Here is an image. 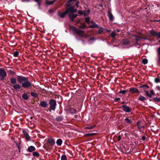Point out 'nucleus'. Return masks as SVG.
Here are the masks:
<instances>
[{"instance_id":"nucleus-35","label":"nucleus","mask_w":160,"mask_h":160,"mask_svg":"<svg viewBox=\"0 0 160 160\" xmlns=\"http://www.w3.org/2000/svg\"><path fill=\"white\" fill-rule=\"evenodd\" d=\"M148 60L147 59L145 58L142 59V62L144 64H146L148 63Z\"/></svg>"},{"instance_id":"nucleus-48","label":"nucleus","mask_w":160,"mask_h":160,"mask_svg":"<svg viewBox=\"0 0 160 160\" xmlns=\"http://www.w3.org/2000/svg\"><path fill=\"white\" fill-rule=\"evenodd\" d=\"M78 13L80 15L83 14V12L81 10H79L78 12Z\"/></svg>"},{"instance_id":"nucleus-53","label":"nucleus","mask_w":160,"mask_h":160,"mask_svg":"<svg viewBox=\"0 0 160 160\" xmlns=\"http://www.w3.org/2000/svg\"><path fill=\"white\" fill-rule=\"evenodd\" d=\"M9 72L11 74H14L15 73L13 71H12V70H9Z\"/></svg>"},{"instance_id":"nucleus-63","label":"nucleus","mask_w":160,"mask_h":160,"mask_svg":"<svg viewBox=\"0 0 160 160\" xmlns=\"http://www.w3.org/2000/svg\"><path fill=\"white\" fill-rule=\"evenodd\" d=\"M18 150H19V153H20V152H21L20 149H18Z\"/></svg>"},{"instance_id":"nucleus-11","label":"nucleus","mask_w":160,"mask_h":160,"mask_svg":"<svg viewBox=\"0 0 160 160\" xmlns=\"http://www.w3.org/2000/svg\"><path fill=\"white\" fill-rule=\"evenodd\" d=\"M129 91L131 92L132 93H139L140 91L137 88L134 87H132L129 89Z\"/></svg>"},{"instance_id":"nucleus-16","label":"nucleus","mask_w":160,"mask_h":160,"mask_svg":"<svg viewBox=\"0 0 160 160\" xmlns=\"http://www.w3.org/2000/svg\"><path fill=\"white\" fill-rule=\"evenodd\" d=\"M68 112L71 113H75L76 112V110L73 108H69L68 109Z\"/></svg>"},{"instance_id":"nucleus-45","label":"nucleus","mask_w":160,"mask_h":160,"mask_svg":"<svg viewBox=\"0 0 160 160\" xmlns=\"http://www.w3.org/2000/svg\"><path fill=\"white\" fill-rule=\"evenodd\" d=\"M79 28H85V25L84 24H82L80 26Z\"/></svg>"},{"instance_id":"nucleus-29","label":"nucleus","mask_w":160,"mask_h":160,"mask_svg":"<svg viewBox=\"0 0 160 160\" xmlns=\"http://www.w3.org/2000/svg\"><path fill=\"white\" fill-rule=\"evenodd\" d=\"M63 119L62 116H58L56 118V120L58 121H61Z\"/></svg>"},{"instance_id":"nucleus-37","label":"nucleus","mask_w":160,"mask_h":160,"mask_svg":"<svg viewBox=\"0 0 160 160\" xmlns=\"http://www.w3.org/2000/svg\"><path fill=\"white\" fill-rule=\"evenodd\" d=\"M157 52L158 56H159L160 55V47L157 48Z\"/></svg>"},{"instance_id":"nucleus-40","label":"nucleus","mask_w":160,"mask_h":160,"mask_svg":"<svg viewBox=\"0 0 160 160\" xmlns=\"http://www.w3.org/2000/svg\"><path fill=\"white\" fill-rule=\"evenodd\" d=\"M95 126L94 125L93 126H89V127H87L86 128L88 129H92L94 127H95Z\"/></svg>"},{"instance_id":"nucleus-43","label":"nucleus","mask_w":160,"mask_h":160,"mask_svg":"<svg viewBox=\"0 0 160 160\" xmlns=\"http://www.w3.org/2000/svg\"><path fill=\"white\" fill-rule=\"evenodd\" d=\"M150 92L151 93V94H151L152 95H152H153L154 94V91L153 90H151L150 91Z\"/></svg>"},{"instance_id":"nucleus-28","label":"nucleus","mask_w":160,"mask_h":160,"mask_svg":"<svg viewBox=\"0 0 160 160\" xmlns=\"http://www.w3.org/2000/svg\"><path fill=\"white\" fill-rule=\"evenodd\" d=\"M32 155L34 157H38L39 156V154L37 152H33Z\"/></svg>"},{"instance_id":"nucleus-52","label":"nucleus","mask_w":160,"mask_h":160,"mask_svg":"<svg viewBox=\"0 0 160 160\" xmlns=\"http://www.w3.org/2000/svg\"><path fill=\"white\" fill-rule=\"evenodd\" d=\"M79 4V2L78 1V2H76V3L75 5L77 7H78Z\"/></svg>"},{"instance_id":"nucleus-59","label":"nucleus","mask_w":160,"mask_h":160,"mask_svg":"<svg viewBox=\"0 0 160 160\" xmlns=\"http://www.w3.org/2000/svg\"><path fill=\"white\" fill-rule=\"evenodd\" d=\"M94 40V38H91L90 39H89V41H91V40Z\"/></svg>"},{"instance_id":"nucleus-36","label":"nucleus","mask_w":160,"mask_h":160,"mask_svg":"<svg viewBox=\"0 0 160 160\" xmlns=\"http://www.w3.org/2000/svg\"><path fill=\"white\" fill-rule=\"evenodd\" d=\"M128 90H121L119 92V93H122V94H124L126 92H127Z\"/></svg>"},{"instance_id":"nucleus-7","label":"nucleus","mask_w":160,"mask_h":160,"mask_svg":"<svg viewBox=\"0 0 160 160\" xmlns=\"http://www.w3.org/2000/svg\"><path fill=\"white\" fill-rule=\"evenodd\" d=\"M28 78L25 77L18 76L17 77L18 81L20 83L26 81Z\"/></svg>"},{"instance_id":"nucleus-14","label":"nucleus","mask_w":160,"mask_h":160,"mask_svg":"<svg viewBox=\"0 0 160 160\" xmlns=\"http://www.w3.org/2000/svg\"><path fill=\"white\" fill-rule=\"evenodd\" d=\"M48 104L44 101H41L40 103V105L42 107L45 108L47 107Z\"/></svg>"},{"instance_id":"nucleus-6","label":"nucleus","mask_w":160,"mask_h":160,"mask_svg":"<svg viewBox=\"0 0 160 160\" xmlns=\"http://www.w3.org/2000/svg\"><path fill=\"white\" fill-rule=\"evenodd\" d=\"M72 30L73 31L75 32L77 34H78L80 36H81V35L84 33V31L77 29L74 27H72Z\"/></svg>"},{"instance_id":"nucleus-24","label":"nucleus","mask_w":160,"mask_h":160,"mask_svg":"<svg viewBox=\"0 0 160 160\" xmlns=\"http://www.w3.org/2000/svg\"><path fill=\"white\" fill-rule=\"evenodd\" d=\"M138 99L142 101H144L146 100V98L144 97L141 95H140Z\"/></svg>"},{"instance_id":"nucleus-27","label":"nucleus","mask_w":160,"mask_h":160,"mask_svg":"<svg viewBox=\"0 0 160 160\" xmlns=\"http://www.w3.org/2000/svg\"><path fill=\"white\" fill-rule=\"evenodd\" d=\"M104 30V28H100L98 30V34L102 33Z\"/></svg>"},{"instance_id":"nucleus-21","label":"nucleus","mask_w":160,"mask_h":160,"mask_svg":"<svg viewBox=\"0 0 160 160\" xmlns=\"http://www.w3.org/2000/svg\"><path fill=\"white\" fill-rule=\"evenodd\" d=\"M62 143V140L61 139H58L56 141V143L57 145L58 146H61Z\"/></svg>"},{"instance_id":"nucleus-42","label":"nucleus","mask_w":160,"mask_h":160,"mask_svg":"<svg viewBox=\"0 0 160 160\" xmlns=\"http://www.w3.org/2000/svg\"><path fill=\"white\" fill-rule=\"evenodd\" d=\"M141 38L140 37H139V36H137L136 38V40L137 42H138V41Z\"/></svg>"},{"instance_id":"nucleus-57","label":"nucleus","mask_w":160,"mask_h":160,"mask_svg":"<svg viewBox=\"0 0 160 160\" xmlns=\"http://www.w3.org/2000/svg\"><path fill=\"white\" fill-rule=\"evenodd\" d=\"M22 2H24L25 1L26 2H29L30 1V0H21Z\"/></svg>"},{"instance_id":"nucleus-1","label":"nucleus","mask_w":160,"mask_h":160,"mask_svg":"<svg viewBox=\"0 0 160 160\" xmlns=\"http://www.w3.org/2000/svg\"><path fill=\"white\" fill-rule=\"evenodd\" d=\"M68 11V15L71 20L72 21H74V19L78 16L77 14H73L74 12H77V9L75 8V6H71L70 5L69 9L67 10Z\"/></svg>"},{"instance_id":"nucleus-39","label":"nucleus","mask_w":160,"mask_h":160,"mask_svg":"<svg viewBox=\"0 0 160 160\" xmlns=\"http://www.w3.org/2000/svg\"><path fill=\"white\" fill-rule=\"evenodd\" d=\"M160 80L158 78H155V81L156 83H158L160 82Z\"/></svg>"},{"instance_id":"nucleus-10","label":"nucleus","mask_w":160,"mask_h":160,"mask_svg":"<svg viewBox=\"0 0 160 160\" xmlns=\"http://www.w3.org/2000/svg\"><path fill=\"white\" fill-rule=\"evenodd\" d=\"M22 132L24 135V136L25 139L28 141H30V140L31 138L28 134V133L27 131L25 130H24Z\"/></svg>"},{"instance_id":"nucleus-38","label":"nucleus","mask_w":160,"mask_h":160,"mask_svg":"<svg viewBox=\"0 0 160 160\" xmlns=\"http://www.w3.org/2000/svg\"><path fill=\"white\" fill-rule=\"evenodd\" d=\"M18 52L17 51H15V52H14L13 53V56L15 57H17L18 55Z\"/></svg>"},{"instance_id":"nucleus-58","label":"nucleus","mask_w":160,"mask_h":160,"mask_svg":"<svg viewBox=\"0 0 160 160\" xmlns=\"http://www.w3.org/2000/svg\"><path fill=\"white\" fill-rule=\"evenodd\" d=\"M158 57V62H160V55Z\"/></svg>"},{"instance_id":"nucleus-47","label":"nucleus","mask_w":160,"mask_h":160,"mask_svg":"<svg viewBox=\"0 0 160 160\" xmlns=\"http://www.w3.org/2000/svg\"><path fill=\"white\" fill-rule=\"evenodd\" d=\"M140 122H137V125L138 126V128H139L141 129V127L140 125Z\"/></svg>"},{"instance_id":"nucleus-56","label":"nucleus","mask_w":160,"mask_h":160,"mask_svg":"<svg viewBox=\"0 0 160 160\" xmlns=\"http://www.w3.org/2000/svg\"><path fill=\"white\" fill-rule=\"evenodd\" d=\"M142 138L143 140H144L146 139V137L144 136H142Z\"/></svg>"},{"instance_id":"nucleus-64","label":"nucleus","mask_w":160,"mask_h":160,"mask_svg":"<svg viewBox=\"0 0 160 160\" xmlns=\"http://www.w3.org/2000/svg\"><path fill=\"white\" fill-rule=\"evenodd\" d=\"M77 115H75V117H77Z\"/></svg>"},{"instance_id":"nucleus-31","label":"nucleus","mask_w":160,"mask_h":160,"mask_svg":"<svg viewBox=\"0 0 160 160\" xmlns=\"http://www.w3.org/2000/svg\"><path fill=\"white\" fill-rule=\"evenodd\" d=\"M89 27L91 28H98V26L97 24H95L93 25H90Z\"/></svg>"},{"instance_id":"nucleus-23","label":"nucleus","mask_w":160,"mask_h":160,"mask_svg":"<svg viewBox=\"0 0 160 160\" xmlns=\"http://www.w3.org/2000/svg\"><path fill=\"white\" fill-rule=\"evenodd\" d=\"M108 16L110 21H112L113 19V16L110 12H108Z\"/></svg>"},{"instance_id":"nucleus-9","label":"nucleus","mask_w":160,"mask_h":160,"mask_svg":"<svg viewBox=\"0 0 160 160\" xmlns=\"http://www.w3.org/2000/svg\"><path fill=\"white\" fill-rule=\"evenodd\" d=\"M47 142L51 145V146H53L55 143L54 139L52 138H48L47 140Z\"/></svg>"},{"instance_id":"nucleus-12","label":"nucleus","mask_w":160,"mask_h":160,"mask_svg":"<svg viewBox=\"0 0 160 160\" xmlns=\"http://www.w3.org/2000/svg\"><path fill=\"white\" fill-rule=\"evenodd\" d=\"M12 86L13 87V89L16 91L18 90L21 88V86L18 84H15Z\"/></svg>"},{"instance_id":"nucleus-51","label":"nucleus","mask_w":160,"mask_h":160,"mask_svg":"<svg viewBox=\"0 0 160 160\" xmlns=\"http://www.w3.org/2000/svg\"><path fill=\"white\" fill-rule=\"evenodd\" d=\"M120 98H116L114 99V101L115 102H118L119 100H120Z\"/></svg>"},{"instance_id":"nucleus-3","label":"nucleus","mask_w":160,"mask_h":160,"mask_svg":"<svg viewBox=\"0 0 160 160\" xmlns=\"http://www.w3.org/2000/svg\"><path fill=\"white\" fill-rule=\"evenodd\" d=\"M32 83L27 78L26 81L22 84V86L25 88H30L32 87Z\"/></svg>"},{"instance_id":"nucleus-2","label":"nucleus","mask_w":160,"mask_h":160,"mask_svg":"<svg viewBox=\"0 0 160 160\" xmlns=\"http://www.w3.org/2000/svg\"><path fill=\"white\" fill-rule=\"evenodd\" d=\"M76 1V0H68L65 4L66 6L67 7L66 9V11L62 13L58 12V16L60 18H63L66 14H68V11L67 10L69 9L71 2L72 1Z\"/></svg>"},{"instance_id":"nucleus-60","label":"nucleus","mask_w":160,"mask_h":160,"mask_svg":"<svg viewBox=\"0 0 160 160\" xmlns=\"http://www.w3.org/2000/svg\"><path fill=\"white\" fill-rule=\"evenodd\" d=\"M120 30L119 29H117V32H120Z\"/></svg>"},{"instance_id":"nucleus-20","label":"nucleus","mask_w":160,"mask_h":160,"mask_svg":"<svg viewBox=\"0 0 160 160\" xmlns=\"http://www.w3.org/2000/svg\"><path fill=\"white\" fill-rule=\"evenodd\" d=\"M10 82L13 85L16 84V79L14 77H12L10 78Z\"/></svg>"},{"instance_id":"nucleus-19","label":"nucleus","mask_w":160,"mask_h":160,"mask_svg":"<svg viewBox=\"0 0 160 160\" xmlns=\"http://www.w3.org/2000/svg\"><path fill=\"white\" fill-rule=\"evenodd\" d=\"M139 88H143V90L145 91H146V89H148L149 88V86L147 85H144L140 86Z\"/></svg>"},{"instance_id":"nucleus-49","label":"nucleus","mask_w":160,"mask_h":160,"mask_svg":"<svg viewBox=\"0 0 160 160\" xmlns=\"http://www.w3.org/2000/svg\"><path fill=\"white\" fill-rule=\"evenodd\" d=\"M16 145H17V147L18 148V149H21V147H20V143H19V144L17 143L16 144Z\"/></svg>"},{"instance_id":"nucleus-13","label":"nucleus","mask_w":160,"mask_h":160,"mask_svg":"<svg viewBox=\"0 0 160 160\" xmlns=\"http://www.w3.org/2000/svg\"><path fill=\"white\" fill-rule=\"evenodd\" d=\"M132 117H128L124 119V121L128 124L132 123Z\"/></svg>"},{"instance_id":"nucleus-30","label":"nucleus","mask_w":160,"mask_h":160,"mask_svg":"<svg viewBox=\"0 0 160 160\" xmlns=\"http://www.w3.org/2000/svg\"><path fill=\"white\" fill-rule=\"evenodd\" d=\"M117 35V34L115 32H113L111 33V36L113 38H115L116 36Z\"/></svg>"},{"instance_id":"nucleus-41","label":"nucleus","mask_w":160,"mask_h":160,"mask_svg":"<svg viewBox=\"0 0 160 160\" xmlns=\"http://www.w3.org/2000/svg\"><path fill=\"white\" fill-rule=\"evenodd\" d=\"M158 38H160V32H157V35L156 36Z\"/></svg>"},{"instance_id":"nucleus-5","label":"nucleus","mask_w":160,"mask_h":160,"mask_svg":"<svg viewBox=\"0 0 160 160\" xmlns=\"http://www.w3.org/2000/svg\"><path fill=\"white\" fill-rule=\"evenodd\" d=\"M7 73L5 70L2 68L0 69V79L3 80L4 78L7 76Z\"/></svg>"},{"instance_id":"nucleus-26","label":"nucleus","mask_w":160,"mask_h":160,"mask_svg":"<svg viewBox=\"0 0 160 160\" xmlns=\"http://www.w3.org/2000/svg\"><path fill=\"white\" fill-rule=\"evenodd\" d=\"M157 32L153 31H151L150 32V34L152 36H155L157 35Z\"/></svg>"},{"instance_id":"nucleus-18","label":"nucleus","mask_w":160,"mask_h":160,"mask_svg":"<svg viewBox=\"0 0 160 160\" xmlns=\"http://www.w3.org/2000/svg\"><path fill=\"white\" fill-rule=\"evenodd\" d=\"M56 0H54L52 1H49L48 0H46L45 3L48 5H50L56 2Z\"/></svg>"},{"instance_id":"nucleus-61","label":"nucleus","mask_w":160,"mask_h":160,"mask_svg":"<svg viewBox=\"0 0 160 160\" xmlns=\"http://www.w3.org/2000/svg\"><path fill=\"white\" fill-rule=\"evenodd\" d=\"M132 36H133V37H136L137 36H136L135 35H133Z\"/></svg>"},{"instance_id":"nucleus-22","label":"nucleus","mask_w":160,"mask_h":160,"mask_svg":"<svg viewBox=\"0 0 160 160\" xmlns=\"http://www.w3.org/2000/svg\"><path fill=\"white\" fill-rule=\"evenodd\" d=\"M22 98L24 100H27L28 98V97L27 93H24L22 96Z\"/></svg>"},{"instance_id":"nucleus-55","label":"nucleus","mask_w":160,"mask_h":160,"mask_svg":"<svg viewBox=\"0 0 160 160\" xmlns=\"http://www.w3.org/2000/svg\"><path fill=\"white\" fill-rule=\"evenodd\" d=\"M156 88L158 90L160 91V87L159 86H157Z\"/></svg>"},{"instance_id":"nucleus-8","label":"nucleus","mask_w":160,"mask_h":160,"mask_svg":"<svg viewBox=\"0 0 160 160\" xmlns=\"http://www.w3.org/2000/svg\"><path fill=\"white\" fill-rule=\"evenodd\" d=\"M122 110L126 112H129L131 111L132 109L129 107L125 105H122Z\"/></svg>"},{"instance_id":"nucleus-17","label":"nucleus","mask_w":160,"mask_h":160,"mask_svg":"<svg viewBox=\"0 0 160 160\" xmlns=\"http://www.w3.org/2000/svg\"><path fill=\"white\" fill-rule=\"evenodd\" d=\"M130 42V40H129V39L124 40L122 41V44L123 45H128L129 44Z\"/></svg>"},{"instance_id":"nucleus-44","label":"nucleus","mask_w":160,"mask_h":160,"mask_svg":"<svg viewBox=\"0 0 160 160\" xmlns=\"http://www.w3.org/2000/svg\"><path fill=\"white\" fill-rule=\"evenodd\" d=\"M154 100L155 101L158 102V101H160V98H154Z\"/></svg>"},{"instance_id":"nucleus-54","label":"nucleus","mask_w":160,"mask_h":160,"mask_svg":"<svg viewBox=\"0 0 160 160\" xmlns=\"http://www.w3.org/2000/svg\"><path fill=\"white\" fill-rule=\"evenodd\" d=\"M121 139V136L120 135H119L118 136V141H119Z\"/></svg>"},{"instance_id":"nucleus-32","label":"nucleus","mask_w":160,"mask_h":160,"mask_svg":"<svg viewBox=\"0 0 160 160\" xmlns=\"http://www.w3.org/2000/svg\"><path fill=\"white\" fill-rule=\"evenodd\" d=\"M145 92L146 93V95L147 96H148V97L149 98H152V95L150 94L149 93V92L148 91L146 90V91H145Z\"/></svg>"},{"instance_id":"nucleus-33","label":"nucleus","mask_w":160,"mask_h":160,"mask_svg":"<svg viewBox=\"0 0 160 160\" xmlns=\"http://www.w3.org/2000/svg\"><path fill=\"white\" fill-rule=\"evenodd\" d=\"M61 160H67V158L65 155H63L61 156Z\"/></svg>"},{"instance_id":"nucleus-34","label":"nucleus","mask_w":160,"mask_h":160,"mask_svg":"<svg viewBox=\"0 0 160 160\" xmlns=\"http://www.w3.org/2000/svg\"><path fill=\"white\" fill-rule=\"evenodd\" d=\"M89 12V10H87L84 11L83 12V15L84 16L88 15Z\"/></svg>"},{"instance_id":"nucleus-25","label":"nucleus","mask_w":160,"mask_h":160,"mask_svg":"<svg viewBox=\"0 0 160 160\" xmlns=\"http://www.w3.org/2000/svg\"><path fill=\"white\" fill-rule=\"evenodd\" d=\"M30 94L32 96L35 98H36L38 97V96L37 94L36 93L34 92H31Z\"/></svg>"},{"instance_id":"nucleus-46","label":"nucleus","mask_w":160,"mask_h":160,"mask_svg":"<svg viewBox=\"0 0 160 160\" xmlns=\"http://www.w3.org/2000/svg\"><path fill=\"white\" fill-rule=\"evenodd\" d=\"M34 1L38 2V4L39 6L40 5V0H34Z\"/></svg>"},{"instance_id":"nucleus-50","label":"nucleus","mask_w":160,"mask_h":160,"mask_svg":"<svg viewBox=\"0 0 160 160\" xmlns=\"http://www.w3.org/2000/svg\"><path fill=\"white\" fill-rule=\"evenodd\" d=\"M85 21L87 22H89V18H85Z\"/></svg>"},{"instance_id":"nucleus-62","label":"nucleus","mask_w":160,"mask_h":160,"mask_svg":"<svg viewBox=\"0 0 160 160\" xmlns=\"http://www.w3.org/2000/svg\"><path fill=\"white\" fill-rule=\"evenodd\" d=\"M125 103V102H124V101H123V102H122V104H124Z\"/></svg>"},{"instance_id":"nucleus-15","label":"nucleus","mask_w":160,"mask_h":160,"mask_svg":"<svg viewBox=\"0 0 160 160\" xmlns=\"http://www.w3.org/2000/svg\"><path fill=\"white\" fill-rule=\"evenodd\" d=\"M35 150L36 148L34 146H31L28 147L27 150L28 152H31L35 151Z\"/></svg>"},{"instance_id":"nucleus-4","label":"nucleus","mask_w":160,"mask_h":160,"mask_svg":"<svg viewBox=\"0 0 160 160\" xmlns=\"http://www.w3.org/2000/svg\"><path fill=\"white\" fill-rule=\"evenodd\" d=\"M49 104L50 105V108L51 110L55 111L56 108V102L54 99H51L49 102Z\"/></svg>"}]
</instances>
